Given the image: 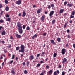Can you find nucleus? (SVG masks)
Here are the masks:
<instances>
[{
  "label": "nucleus",
  "mask_w": 75,
  "mask_h": 75,
  "mask_svg": "<svg viewBox=\"0 0 75 75\" xmlns=\"http://www.w3.org/2000/svg\"><path fill=\"white\" fill-rule=\"evenodd\" d=\"M17 26L18 27V30L20 34L23 33V29H22V26H21V24L20 22H18L17 23Z\"/></svg>",
  "instance_id": "1"
},
{
  "label": "nucleus",
  "mask_w": 75,
  "mask_h": 75,
  "mask_svg": "<svg viewBox=\"0 0 75 75\" xmlns=\"http://www.w3.org/2000/svg\"><path fill=\"white\" fill-rule=\"evenodd\" d=\"M20 48L21 50H19V52H22V54H24V45H21L20 46Z\"/></svg>",
  "instance_id": "2"
},
{
  "label": "nucleus",
  "mask_w": 75,
  "mask_h": 75,
  "mask_svg": "<svg viewBox=\"0 0 75 75\" xmlns=\"http://www.w3.org/2000/svg\"><path fill=\"white\" fill-rule=\"evenodd\" d=\"M54 11H50L49 15L50 17H52V16L54 14Z\"/></svg>",
  "instance_id": "3"
},
{
  "label": "nucleus",
  "mask_w": 75,
  "mask_h": 75,
  "mask_svg": "<svg viewBox=\"0 0 75 75\" xmlns=\"http://www.w3.org/2000/svg\"><path fill=\"white\" fill-rule=\"evenodd\" d=\"M66 50L65 49H62V50L61 53L63 55H64L65 53V51Z\"/></svg>",
  "instance_id": "4"
},
{
  "label": "nucleus",
  "mask_w": 75,
  "mask_h": 75,
  "mask_svg": "<svg viewBox=\"0 0 75 75\" xmlns=\"http://www.w3.org/2000/svg\"><path fill=\"white\" fill-rule=\"evenodd\" d=\"M67 59H66V58H64L62 61V63L64 64L65 63L67 62Z\"/></svg>",
  "instance_id": "5"
},
{
  "label": "nucleus",
  "mask_w": 75,
  "mask_h": 75,
  "mask_svg": "<svg viewBox=\"0 0 75 75\" xmlns=\"http://www.w3.org/2000/svg\"><path fill=\"white\" fill-rule=\"evenodd\" d=\"M37 37H38L37 35L35 34L33 35V36L32 37V38L33 40L35 38H37Z\"/></svg>",
  "instance_id": "6"
},
{
  "label": "nucleus",
  "mask_w": 75,
  "mask_h": 75,
  "mask_svg": "<svg viewBox=\"0 0 75 75\" xmlns=\"http://www.w3.org/2000/svg\"><path fill=\"white\" fill-rule=\"evenodd\" d=\"M52 72H53V71L52 70H50L47 73H48L49 75H51L52 74Z\"/></svg>",
  "instance_id": "7"
},
{
  "label": "nucleus",
  "mask_w": 75,
  "mask_h": 75,
  "mask_svg": "<svg viewBox=\"0 0 75 75\" xmlns=\"http://www.w3.org/2000/svg\"><path fill=\"white\" fill-rule=\"evenodd\" d=\"M74 6V5L72 4H69V3H68L67 4V6H69V7H71Z\"/></svg>",
  "instance_id": "8"
},
{
  "label": "nucleus",
  "mask_w": 75,
  "mask_h": 75,
  "mask_svg": "<svg viewBox=\"0 0 75 75\" xmlns=\"http://www.w3.org/2000/svg\"><path fill=\"white\" fill-rule=\"evenodd\" d=\"M21 1L20 0L16 1V4H18V5H20L21 4Z\"/></svg>",
  "instance_id": "9"
},
{
  "label": "nucleus",
  "mask_w": 75,
  "mask_h": 75,
  "mask_svg": "<svg viewBox=\"0 0 75 75\" xmlns=\"http://www.w3.org/2000/svg\"><path fill=\"white\" fill-rule=\"evenodd\" d=\"M16 37H17V38H21V35L18 34L17 33L16 34Z\"/></svg>",
  "instance_id": "10"
},
{
  "label": "nucleus",
  "mask_w": 75,
  "mask_h": 75,
  "mask_svg": "<svg viewBox=\"0 0 75 75\" xmlns=\"http://www.w3.org/2000/svg\"><path fill=\"white\" fill-rule=\"evenodd\" d=\"M2 35H6V31L5 30L3 31L1 33Z\"/></svg>",
  "instance_id": "11"
},
{
  "label": "nucleus",
  "mask_w": 75,
  "mask_h": 75,
  "mask_svg": "<svg viewBox=\"0 0 75 75\" xmlns=\"http://www.w3.org/2000/svg\"><path fill=\"white\" fill-rule=\"evenodd\" d=\"M11 73L13 75H15V72H14V69H13L11 70Z\"/></svg>",
  "instance_id": "12"
},
{
  "label": "nucleus",
  "mask_w": 75,
  "mask_h": 75,
  "mask_svg": "<svg viewBox=\"0 0 75 75\" xmlns=\"http://www.w3.org/2000/svg\"><path fill=\"white\" fill-rule=\"evenodd\" d=\"M30 60H33L34 59V56L32 55L30 56L29 58Z\"/></svg>",
  "instance_id": "13"
},
{
  "label": "nucleus",
  "mask_w": 75,
  "mask_h": 75,
  "mask_svg": "<svg viewBox=\"0 0 75 75\" xmlns=\"http://www.w3.org/2000/svg\"><path fill=\"white\" fill-rule=\"evenodd\" d=\"M26 16V13L25 11H23L22 14V17H25Z\"/></svg>",
  "instance_id": "14"
},
{
  "label": "nucleus",
  "mask_w": 75,
  "mask_h": 75,
  "mask_svg": "<svg viewBox=\"0 0 75 75\" xmlns=\"http://www.w3.org/2000/svg\"><path fill=\"white\" fill-rule=\"evenodd\" d=\"M45 19V16H42L41 17V20L42 21H44Z\"/></svg>",
  "instance_id": "15"
},
{
  "label": "nucleus",
  "mask_w": 75,
  "mask_h": 75,
  "mask_svg": "<svg viewBox=\"0 0 75 75\" xmlns=\"http://www.w3.org/2000/svg\"><path fill=\"white\" fill-rule=\"evenodd\" d=\"M64 11V9H60V14H62Z\"/></svg>",
  "instance_id": "16"
},
{
  "label": "nucleus",
  "mask_w": 75,
  "mask_h": 75,
  "mask_svg": "<svg viewBox=\"0 0 75 75\" xmlns=\"http://www.w3.org/2000/svg\"><path fill=\"white\" fill-rule=\"evenodd\" d=\"M41 9H38L37 11L38 14L40 13H41Z\"/></svg>",
  "instance_id": "17"
},
{
  "label": "nucleus",
  "mask_w": 75,
  "mask_h": 75,
  "mask_svg": "<svg viewBox=\"0 0 75 75\" xmlns=\"http://www.w3.org/2000/svg\"><path fill=\"white\" fill-rule=\"evenodd\" d=\"M0 15H3V13H4V11H2L1 9H0Z\"/></svg>",
  "instance_id": "18"
},
{
  "label": "nucleus",
  "mask_w": 75,
  "mask_h": 75,
  "mask_svg": "<svg viewBox=\"0 0 75 75\" xmlns=\"http://www.w3.org/2000/svg\"><path fill=\"white\" fill-rule=\"evenodd\" d=\"M51 42L52 43V44H55V45L56 44L55 42H54V40H51Z\"/></svg>",
  "instance_id": "19"
},
{
  "label": "nucleus",
  "mask_w": 75,
  "mask_h": 75,
  "mask_svg": "<svg viewBox=\"0 0 75 75\" xmlns=\"http://www.w3.org/2000/svg\"><path fill=\"white\" fill-rule=\"evenodd\" d=\"M11 20V18H6V21H10Z\"/></svg>",
  "instance_id": "20"
},
{
  "label": "nucleus",
  "mask_w": 75,
  "mask_h": 75,
  "mask_svg": "<svg viewBox=\"0 0 75 75\" xmlns=\"http://www.w3.org/2000/svg\"><path fill=\"white\" fill-rule=\"evenodd\" d=\"M5 10L6 11H8V10H9V7L8 6L6 7L5 8Z\"/></svg>",
  "instance_id": "21"
},
{
  "label": "nucleus",
  "mask_w": 75,
  "mask_h": 75,
  "mask_svg": "<svg viewBox=\"0 0 75 75\" xmlns=\"http://www.w3.org/2000/svg\"><path fill=\"white\" fill-rule=\"evenodd\" d=\"M51 7H52V8H54V7H55V5L53 4H51Z\"/></svg>",
  "instance_id": "22"
},
{
  "label": "nucleus",
  "mask_w": 75,
  "mask_h": 75,
  "mask_svg": "<svg viewBox=\"0 0 75 75\" xmlns=\"http://www.w3.org/2000/svg\"><path fill=\"white\" fill-rule=\"evenodd\" d=\"M57 41L58 42H60L61 41V38H58L57 39Z\"/></svg>",
  "instance_id": "23"
},
{
  "label": "nucleus",
  "mask_w": 75,
  "mask_h": 75,
  "mask_svg": "<svg viewBox=\"0 0 75 75\" xmlns=\"http://www.w3.org/2000/svg\"><path fill=\"white\" fill-rule=\"evenodd\" d=\"M57 53H54L53 54V58H55L57 56Z\"/></svg>",
  "instance_id": "24"
},
{
  "label": "nucleus",
  "mask_w": 75,
  "mask_h": 75,
  "mask_svg": "<svg viewBox=\"0 0 75 75\" xmlns=\"http://www.w3.org/2000/svg\"><path fill=\"white\" fill-rule=\"evenodd\" d=\"M52 23L53 24H55V20L54 19L52 21Z\"/></svg>",
  "instance_id": "25"
},
{
  "label": "nucleus",
  "mask_w": 75,
  "mask_h": 75,
  "mask_svg": "<svg viewBox=\"0 0 75 75\" xmlns=\"http://www.w3.org/2000/svg\"><path fill=\"white\" fill-rule=\"evenodd\" d=\"M24 73L25 74H27V73H28V71H27V70H25L24 71Z\"/></svg>",
  "instance_id": "26"
},
{
  "label": "nucleus",
  "mask_w": 75,
  "mask_h": 75,
  "mask_svg": "<svg viewBox=\"0 0 75 75\" xmlns=\"http://www.w3.org/2000/svg\"><path fill=\"white\" fill-rule=\"evenodd\" d=\"M40 54H37V56H36V59H38V58H38V57H40Z\"/></svg>",
  "instance_id": "27"
},
{
  "label": "nucleus",
  "mask_w": 75,
  "mask_h": 75,
  "mask_svg": "<svg viewBox=\"0 0 75 75\" xmlns=\"http://www.w3.org/2000/svg\"><path fill=\"white\" fill-rule=\"evenodd\" d=\"M75 14V11H72V13H71V15H74Z\"/></svg>",
  "instance_id": "28"
},
{
  "label": "nucleus",
  "mask_w": 75,
  "mask_h": 75,
  "mask_svg": "<svg viewBox=\"0 0 75 75\" xmlns=\"http://www.w3.org/2000/svg\"><path fill=\"white\" fill-rule=\"evenodd\" d=\"M74 15H70V18H74Z\"/></svg>",
  "instance_id": "29"
},
{
  "label": "nucleus",
  "mask_w": 75,
  "mask_h": 75,
  "mask_svg": "<svg viewBox=\"0 0 75 75\" xmlns=\"http://www.w3.org/2000/svg\"><path fill=\"white\" fill-rule=\"evenodd\" d=\"M19 49H20L19 47H16V51H18V50H19Z\"/></svg>",
  "instance_id": "30"
},
{
  "label": "nucleus",
  "mask_w": 75,
  "mask_h": 75,
  "mask_svg": "<svg viewBox=\"0 0 75 75\" xmlns=\"http://www.w3.org/2000/svg\"><path fill=\"white\" fill-rule=\"evenodd\" d=\"M40 66H41V64H38L36 66V68H38V67H40Z\"/></svg>",
  "instance_id": "31"
},
{
  "label": "nucleus",
  "mask_w": 75,
  "mask_h": 75,
  "mask_svg": "<svg viewBox=\"0 0 75 75\" xmlns=\"http://www.w3.org/2000/svg\"><path fill=\"white\" fill-rule=\"evenodd\" d=\"M30 28L28 26L27 27H26V30H30Z\"/></svg>",
  "instance_id": "32"
},
{
  "label": "nucleus",
  "mask_w": 75,
  "mask_h": 75,
  "mask_svg": "<svg viewBox=\"0 0 75 75\" xmlns=\"http://www.w3.org/2000/svg\"><path fill=\"white\" fill-rule=\"evenodd\" d=\"M29 64H30V62H28V61L26 62V64H27V66H28Z\"/></svg>",
  "instance_id": "33"
},
{
  "label": "nucleus",
  "mask_w": 75,
  "mask_h": 75,
  "mask_svg": "<svg viewBox=\"0 0 75 75\" xmlns=\"http://www.w3.org/2000/svg\"><path fill=\"white\" fill-rule=\"evenodd\" d=\"M13 61H14L12 60V61H10V62H9V63L10 64H12L13 63Z\"/></svg>",
  "instance_id": "34"
},
{
  "label": "nucleus",
  "mask_w": 75,
  "mask_h": 75,
  "mask_svg": "<svg viewBox=\"0 0 75 75\" xmlns=\"http://www.w3.org/2000/svg\"><path fill=\"white\" fill-rule=\"evenodd\" d=\"M5 4H7L8 3V1L7 0H5Z\"/></svg>",
  "instance_id": "35"
},
{
  "label": "nucleus",
  "mask_w": 75,
  "mask_h": 75,
  "mask_svg": "<svg viewBox=\"0 0 75 75\" xmlns=\"http://www.w3.org/2000/svg\"><path fill=\"white\" fill-rule=\"evenodd\" d=\"M46 69H49L50 68V66L48 65H46Z\"/></svg>",
  "instance_id": "36"
},
{
  "label": "nucleus",
  "mask_w": 75,
  "mask_h": 75,
  "mask_svg": "<svg viewBox=\"0 0 75 75\" xmlns=\"http://www.w3.org/2000/svg\"><path fill=\"white\" fill-rule=\"evenodd\" d=\"M3 22H4V20H0V23H3Z\"/></svg>",
  "instance_id": "37"
},
{
  "label": "nucleus",
  "mask_w": 75,
  "mask_h": 75,
  "mask_svg": "<svg viewBox=\"0 0 75 75\" xmlns=\"http://www.w3.org/2000/svg\"><path fill=\"white\" fill-rule=\"evenodd\" d=\"M22 27H23V30H24L26 26H25V25H23Z\"/></svg>",
  "instance_id": "38"
},
{
  "label": "nucleus",
  "mask_w": 75,
  "mask_h": 75,
  "mask_svg": "<svg viewBox=\"0 0 75 75\" xmlns=\"http://www.w3.org/2000/svg\"><path fill=\"white\" fill-rule=\"evenodd\" d=\"M3 7V5L1 4H0V8H1Z\"/></svg>",
  "instance_id": "39"
},
{
  "label": "nucleus",
  "mask_w": 75,
  "mask_h": 75,
  "mask_svg": "<svg viewBox=\"0 0 75 75\" xmlns=\"http://www.w3.org/2000/svg\"><path fill=\"white\" fill-rule=\"evenodd\" d=\"M46 35H47V33H44L42 34V35H43V36H45Z\"/></svg>",
  "instance_id": "40"
},
{
  "label": "nucleus",
  "mask_w": 75,
  "mask_h": 75,
  "mask_svg": "<svg viewBox=\"0 0 75 75\" xmlns=\"http://www.w3.org/2000/svg\"><path fill=\"white\" fill-rule=\"evenodd\" d=\"M15 57V55H13L12 56V59H14V58Z\"/></svg>",
  "instance_id": "41"
},
{
  "label": "nucleus",
  "mask_w": 75,
  "mask_h": 75,
  "mask_svg": "<svg viewBox=\"0 0 75 75\" xmlns=\"http://www.w3.org/2000/svg\"><path fill=\"white\" fill-rule=\"evenodd\" d=\"M54 75H57V71H55L54 73Z\"/></svg>",
  "instance_id": "42"
},
{
  "label": "nucleus",
  "mask_w": 75,
  "mask_h": 75,
  "mask_svg": "<svg viewBox=\"0 0 75 75\" xmlns=\"http://www.w3.org/2000/svg\"><path fill=\"white\" fill-rule=\"evenodd\" d=\"M6 17L8 18L9 17H10V16H9V15L8 14H7L6 15Z\"/></svg>",
  "instance_id": "43"
},
{
  "label": "nucleus",
  "mask_w": 75,
  "mask_h": 75,
  "mask_svg": "<svg viewBox=\"0 0 75 75\" xmlns=\"http://www.w3.org/2000/svg\"><path fill=\"white\" fill-rule=\"evenodd\" d=\"M51 6H50V5H48V7H47V8H48V9H50L51 8Z\"/></svg>",
  "instance_id": "44"
},
{
  "label": "nucleus",
  "mask_w": 75,
  "mask_h": 75,
  "mask_svg": "<svg viewBox=\"0 0 75 75\" xmlns=\"http://www.w3.org/2000/svg\"><path fill=\"white\" fill-rule=\"evenodd\" d=\"M65 72L64 71H63L62 73V75H65Z\"/></svg>",
  "instance_id": "45"
},
{
  "label": "nucleus",
  "mask_w": 75,
  "mask_h": 75,
  "mask_svg": "<svg viewBox=\"0 0 75 75\" xmlns=\"http://www.w3.org/2000/svg\"><path fill=\"white\" fill-rule=\"evenodd\" d=\"M67 33H69V32H70V31L69 30V29H67V31H66Z\"/></svg>",
  "instance_id": "46"
},
{
  "label": "nucleus",
  "mask_w": 75,
  "mask_h": 75,
  "mask_svg": "<svg viewBox=\"0 0 75 75\" xmlns=\"http://www.w3.org/2000/svg\"><path fill=\"white\" fill-rule=\"evenodd\" d=\"M61 65L60 64L59 65H58V68H61Z\"/></svg>",
  "instance_id": "47"
},
{
  "label": "nucleus",
  "mask_w": 75,
  "mask_h": 75,
  "mask_svg": "<svg viewBox=\"0 0 75 75\" xmlns=\"http://www.w3.org/2000/svg\"><path fill=\"white\" fill-rule=\"evenodd\" d=\"M4 62H3L2 63V67L3 68V66H4Z\"/></svg>",
  "instance_id": "48"
},
{
  "label": "nucleus",
  "mask_w": 75,
  "mask_h": 75,
  "mask_svg": "<svg viewBox=\"0 0 75 75\" xmlns=\"http://www.w3.org/2000/svg\"><path fill=\"white\" fill-rule=\"evenodd\" d=\"M11 45H10L9 46H8L7 47L8 48H11Z\"/></svg>",
  "instance_id": "49"
},
{
  "label": "nucleus",
  "mask_w": 75,
  "mask_h": 75,
  "mask_svg": "<svg viewBox=\"0 0 75 75\" xmlns=\"http://www.w3.org/2000/svg\"><path fill=\"white\" fill-rule=\"evenodd\" d=\"M73 47L74 48H75V44H74L73 45Z\"/></svg>",
  "instance_id": "50"
},
{
  "label": "nucleus",
  "mask_w": 75,
  "mask_h": 75,
  "mask_svg": "<svg viewBox=\"0 0 75 75\" xmlns=\"http://www.w3.org/2000/svg\"><path fill=\"white\" fill-rule=\"evenodd\" d=\"M67 1H65L64 3V5H67Z\"/></svg>",
  "instance_id": "51"
},
{
  "label": "nucleus",
  "mask_w": 75,
  "mask_h": 75,
  "mask_svg": "<svg viewBox=\"0 0 75 75\" xmlns=\"http://www.w3.org/2000/svg\"><path fill=\"white\" fill-rule=\"evenodd\" d=\"M2 44H4L5 43V42L4 41H3L1 42Z\"/></svg>",
  "instance_id": "52"
},
{
  "label": "nucleus",
  "mask_w": 75,
  "mask_h": 75,
  "mask_svg": "<svg viewBox=\"0 0 75 75\" xmlns=\"http://www.w3.org/2000/svg\"><path fill=\"white\" fill-rule=\"evenodd\" d=\"M67 38H71V36L69 35H67Z\"/></svg>",
  "instance_id": "53"
},
{
  "label": "nucleus",
  "mask_w": 75,
  "mask_h": 75,
  "mask_svg": "<svg viewBox=\"0 0 75 75\" xmlns=\"http://www.w3.org/2000/svg\"><path fill=\"white\" fill-rule=\"evenodd\" d=\"M0 59H3V56H1L0 57Z\"/></svg>",
  "instance_id": "54"
},
{
  "label": "nucleus",
  "mask_w": 75,
  "mask_h": 75,
  "mask_svg": "<svg viewBox=\"0 0 75 75\" xmlns=\"http://www.w3.org/2000/svg\"><path fill=\"white\" fill-rule=\"evenodd\" d=\"M18 58L17 57H16V58H15V60L16 61H17V60L18 59Z\"/></svg>",
  "instance_id": "55"
},
{
  "label": "nucleus",
  "mask_w": 75,
  "mask_h": 75,
  "mask_svg": "<svg viewBox=\"0 0 75 75\" xmlns=\"http://www.w3.org/2000/svg\"><path fill=\"white\" fill-rule=\"evenodd\" d=\"M43 71L42 72V73L43 74H44V73H45V72H46L45 71V70H43Z\"/></svg>",
  "instance_id": "56"
},
{
  "label": "nucleus",
  "mask_w": 75,
  "mask_h": 75,
  "mask_svg": "<svg viewBox=\"0 0 75 75\" xmlns=\"http://www.w3.org/2000/svg\"><path fill=\"white\" fill-rule=\"evenodd\" d=\"M69 23H72V20H70L69 21Z\"/></svg>",
  "instance_id": "57"
},
{
  "label": "nucleus",
  "mask_w": 75,
  "mask_h": 75,
  "mask_svg": "<svg viewBox=\"0 0 75 75\" xmlns=\"http://www.w3.org/2000/svg\"><path fill=\"white\" fill-rule=\"evenodd\" d=\"M57 74H59V70H57Z\"/></svg>",
  "instance_id": "58"
},
{
  "label": "nucleus",
  "mask_w": 75,
  "mask_h": 75,
  "mask_svg": "<svg viewBox=\"0 0 75 75\" xmlns=\"http://www.w3.org/2000/svg\"><path fill=\"white\" fill-rule=\"evenodd\" d=\"M23 66H24V65H25V62H24L23 63Z\"/></svg>",
  "instance_id": "59"
},
{
  "label": "nucleus",
  "mask_w": 75,
  "mask_h": 75,
  "mask_svg": "<svg viewBox=\"0 0 75 75\" xmlns=\"http://www.w3.org/2000/svg\"><path fill=\"white\" fill-rule=\"evenodd\" d=\"M10 39H11V40H13V38L11 36L10 37Z\"/></svg>",
  "instance_id": "60"
},
{
  "label": "nucleus",
  "mask_w": 75,
  "mask_h": 75,
  "mask_svg": "<svg viewBox=\"0 0 75 75\" xmlns=\"http://www.w3.org/2000/svg\"><path fill=\"white\" fill-rule=\"evenodd\" d=\"M7 58H5V59H4V62H6V61H7Z\"/></svg>",
  "instance_id": "61"
},
{
  "label": "nucleus",
  "mask_w": 75,
  "mask_h": 75,
  "mask_svg": "<svg viewBox=\"0 0 75 75\" xmlns=\"http://www.w3.org/2000/svg\"><path fill=\"white\" fill-rule=\"evenodd\" d=\"M68 43H67L66 45V47H68Z\"/></svg>",
  "instance_id": "62"
},
{
  "label": "nucleus",
  "mask_w": 75,
  "mask_h": 75,
  "mask_svg": "<svg viewBox=\"0 0 75 75\" xmlns=\"http://www.w3.org/2000/svg\"><path fill=\"white\" fill-rule=\"evenodd\" d=\"M40 63H41V64H42V63H44V61L41 60L40 62Z\"/></svg>",
  "instance_id": "63"
},
{
  "label": "nucleus",
  "mask_w": 75,
  "mask_h": 75,
  "mask_svg": "<svg viewBox=\"0 0 75 75\" xmlns=\"http://www.w3.org/2000/svg\"><path fill=\"white\" fill-rule=\"evenodd\" d=\"M21 13H19L18 14V16H19V17H20L21 16Z\"/></svg>",
  "instance_id": "64"
}]
</instances>
